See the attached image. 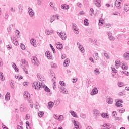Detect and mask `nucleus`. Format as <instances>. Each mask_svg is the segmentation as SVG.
<instances>
[{
    "label": "nucleus",
    "instance_id": "nucleus-1",
    "mask_svg": "<svg viewBox=\"0 0 129 129\" xmlns=\"http://www.w3.org/2000/svg\"><path fill=\"white\" fill-rule=\"evenodd\" d=\"M21 68L23 69L24 71L25 72L26 74L29 73L28 72V68H29V64H28V62L25 59L21 60Z\"/></svg>",
    "mask_w": 129,
    "mask_h": 129
},
{
    "label": "nucleus",
    "instance_id": "nucleus-2",
    "mask_svg": "<svg viewBox=\"0 0 129 129\" xmlns=\"http://www.w3.org/2000/svg\"><path fill=\"white\" fill-rule=\"evenodd\" d=\"M32 87L35 88V89H37V90H41L45 86H43V85L40 82H34L33 84Z\"/></svg>",
    "mask_w": 129,
    "mask_h": 129
},
{
    "label": "nucleus",
    "instance_id": "nucleus-3",
    "mask_svg": "<svg viewBox=\"0 0 129 129\" xmlns=\"http://www.w3.org/2000/svg\"><path fill=\"white\" fill-rule=\"evenodd\" d=\"M32 63L35 66H39V65H40V61L38 60V58H37L36 56L33 57Z\"/></svg>",
    "mask_w": 129,
    "mask_h": 129
},
{
    "label": "nucleus",
    "instance_id": "nucleus-4",
    "mask_svg": "<svg viewBox=\"0 0 129 129\" xmlns=\"http://www.w3.org/2000/svg\"><path fill=\"white\" fill-rule=\"evenodd\" d=\"M73 27V30L74 31V32L75 33V34H79V31H78V28H77V25L75 24H72Z\"/></svg>",
    "mask_w": 129,
    "mask_h": 129
},
{
    "label": "nucleus",
    "instance_id": "nucleus-5",
    "mask_svg": "<svg viewBox=\"0 0 129 129\" xmlns=\"http://www.w3.org/2000/svg\"><path fill=\"white\" fill-rule=\"evenodd\" d=\"M28 10L30 17H34V15H35V13H34L33 9L30 7H29Z\"/></svg>",
    "mask_w": 129,
    "mask_h": 129
},
{
    "label": "nucleus",
    "instance_id": "nucleus-6",
    "mask_svg": "<svg viewBox=\"0 0 129 129\" xmlns=\"http://www.w3.org/2000/svg\"><path fill=\"white\" fill-rule=\"evenodd\" d=\"M123 101L121 100H118L116 103V106L117 107H122V103Z\"/></svg>",
    "mask_w": 129,
    "mask_h": 129
},
{
    "label": "nucleus",
    "instance_id": "nucleus-7",
    "mask_svg": "<svg viewBox=\"0 0 129 129\" xmlns=\"http://www.w3.org/2000/svg\"><path fill=\"white\" fill-rule=\"evenodd\" d=\"M57 34L60 36L61 39H62V40H63V41H65V40H66V36H65L66 35V34H64V35L63 36V32H57Z\"/></svg>",
    "mask_w": 129,
    "mask_h": 129
},
{
    "label": "nucleus",
    "instance_id": "nucleus-8",
    "mask_svg": "<svg viewBox=\"0 0 129 129\" xmlns=\"http://www.w3.org/2000/svg\"><path fill=\"white\" fill-rule=\"evenodd\" d=\"M97 93H98V90H97V88H94L90 94L91 95H95V94H97Z\"/></svg>",
    "mask_w": 129,
    "mask_h": 129
},
{
    "label": "nucleus",
    "instance_id": "nucleus-9",
    "mask_svg": "<svg viewBox=\"0 0 129 129\" xmlns=\"http://www.w3.org/2000/svg\"><path fill=\"white\" fill-rule=\"evenodd\" d=\"M101 1L100 0H94V3L96 5L97 8H100L101 7V5L100 4Z\"/></svg>",
    "mask_w": 129,
    "mask_h": 129
},
{
    "label": "nucleus",
    "instance_id": "nucleus-10",
    "mask_svg": "<svg viewBox=\"0 0 129 129\" xmlns=\"http://www.w3.org/2000/svg\"><path fill=\"white\" fill-rule=\"evenodd\" d=\"M77 45L79 47V49L80 51L81 52V53H84V48H83V46L82 45H80V43L78 42Z\"/></svg>",
    "mask_w": 129,
    "mask_h": 129
},
{
    "label": "nucleus",
    "instance_id": "nucleus-11",
    "mask_svg": "<svg viewBox=\"0 0 129 129\" xmlns=\"http://www.w3.org/2000/svg\"><path fill=\"white\" fill-rule=\"evenodd\" d=\"M108 36H109V39L110 41H114L115 38L113 36H112V33L110 32L108 33Z\"/></svg>",
    "mask_w": 129,
    "mask_h": 129
},
{
    "label": "nucleus",
    "instance_id": "nucleus-12",
    "mask_svg": "<svg viewBox=\"0 0 129 129\" xmlns=\"http://www.w3.org/2000/svg\"><path fill=\"white\" fill-rule=\"evenodd\" d=\"M69 63H70V61L69 60V58H67L63 62V66L64 67H67V66H69Z\"/></svg>",
    "mask_w": 129,
    "mask_h": 129
},
{
    "label": "nucleus",
    "instance_id": "nucleus-13",
    "mask_svg": "<svg viewBox=\"0 0 129 129\" xmlns=\"http://www.w3.org/2000/svg\"><path fill=\"white\" fill-rule=\"evenodd\" d=\"M45 55L48 59H49L50 60L52 59V54H51V53H50L49 51L46 52Z\"/></svg>",
    "mask_w": 129,
    "mask_h": 129
},
{
    "label": "nucleus",
    "instance_id": "nucleus-14",
    "mask_svg": "<svg viewBox=\"0 0 129 129\" xmlns=\"http://www.w3.org/2000/svg\"><path fill=\"white\" fill-rule=\"evenodd\" d=\"M124 59L128 61L129 60V52H125L123 55Z\"/></svg>",
    "mask_w": 129,
    "mask_h": 129
},
{
    "label": "nucleus",
    "instance_id": "nucleus-15",
    "mask_svg": "<svg viewBox=\"0 0 129 129\" xmlns=\"http://www.w3.org/2000/svg\"><path fill=\"white\" fill-rule=\"evenodd\" d=\"M60 91L62 93H64L65 94H67V93H68V91H67V89H66L64 87H61Z\"/></svg>",
    "mask_w": 129,
    "mask_h": 129
},
{
    "label": "nucleus",
    "instance_id": "nucleus-16",
    "mask_svg": "<svg viewBox=\"0 0 129 129\" xmlns=\"http://www.w3.org/2000/svg\"><path fill=\"white\" fill-rule=\"evenodd\" d=\"M61 9H63V10H68L69 9V5L67 4H63L61 6Z\"/></svg>",
    "mask_w": 129,
    "mask_h": 129
},
{
    "label": "nucleus",
    "instance_id": "nucleus-17",
    "mask_svg": "<svg viewBox=\"0 0 129 129\" xmlns=\"http://www.w3.org/2000/svg\"><path fill=\"white\" fill-rule=\"evenodd\" d=\"M56 47L58 50H62L63 49V45L59 43L56 44Z\"/></svg>",
    "mask_w": 129,
    "mask_h": 129
},
{
    "label": "nucleus",
    "instance_id": "nucleus-18",
    "mask_svg": "<svg viewBox=\"0 0 129 129\" xmlns=\"http://www.w3.org/2000/svg\"><path fill=\"white\" fill-rule=\"evenodd\" d=\"M121 68L122 69H123V70H127V69H128V67H127L126 63H123Z\"/></svg>",
    "mask_w": 129,
    "mask_h": 129
},
{
    "label": "nucleus",
    "instance_id": "nucleus-19",
    "mask_svg": "<svg viewBox=\"0 0 129 129\" xmlns=\"http://www.w3.org/2000/svg\"><path fill=\"white\" fill-rule=\"evenodd\" d=\"M10 96L11 94H10V93H7L5 95V100H6L7 101L10 100Z\"/></svg>",
    "mask_w": 129,
    "mask_h": 129
},
{
    "label": "nucleus",
    "instance_id": "nucleus-20",
    "mask_svg": "<svg viewBox=\"0 0 129 129\" xmlns=\"http://www.w3.org/2000/svg\"><path fill=\"white\" fill-rule=\"evenodd\" d=\"M107 102L108 104H112V102H113V99L112 98H109L107 99Z\"/></svg>",
    "mask_w": 129,
    "mask_h": 129
},
{
    "label": "nucleus",
    "instance_id": "nucleus-21",
    "mask_svg": "<svg viewBox=\"0 0 129 129\" xmlns=\"http://www.w3.org/2000/svg\"><path fill=\"white\" fill-rule=\"evenodd\" d=\"M70 112L71 114V115H72V116L77 118V114H76L75 112H74V111H70Z\"/></svg>",
    "mask_w": 129,
    "mask_h": 129
},
{
    "label": "nucleus",
    "instance_id": "nucleus-22",
    "mask_svg": "<svg viewBox=\"0 0 129 129\" xmlns=\"http://www.w3.org/2000/svg\"><path fill=\"white\" fill-rule=\"evenodd\" d=\"M124 10L125 11V12H128L129 11V5L128 4H125L124 6Z\"/></svg>",
    "mask_w": 129,
    "mask_h": 129
},
{
    "label": "nucleus",
    "instance_id": "nucleus-23",
    "mask_svg": "<svg viewBox=\"0 0 129 129\" xmlns=\"http://www.w3.org/2000/svg\"><path fill=\"white\" fill-rule=\"evenodd\" d=\"M93 114L96 115V116H99V111L97 110H94Z\"/></svg>",
    "mask_w": 129,
    "mask_h": 129
},
{
    "label": "nucleus",
    "instance_id": "nucleus-24",
    "mask_svg": "<svg viewBox=\"0 0 129 129\" xmlns=\"http://www.w3.org/2000/svg\"><path fill=\"white\" fill-rule=\"evenodd\" d=\"M44 114L45 113L43 111H40L38 112V116H39V117H43Z\"/></svg>",
    "mask_w": 129,
    "mask_h": 129
},
{
    "label": "nucleus",
    "instance_id": "nucleus-25",
    "mask_svg": "<svg viewBox=\"0 0 129 129\" xmlns=\"http://www.w3.org/2000/svg\"><path fill=\"white\" fill-rule=\"evenodd\" d=\"M18 8H19L20 14H22V13H23V5H20Z\"/></svg>",
    "mask_w": 129,
    "mask_h": 129
},
{
    "label": "nucleus",
    "instance_id": "nucleus-26",
    "mask_svg": "<svg viewBox=\"0 0 129 129\" xmlns=\"http://www.w3.org/2000/svg\"><path fill=\"white\" fill-rule=\"evenodd\" d=\"M120 2H118V1L116 0L115 3V6L117 7V8H119L120 7Z\"/></svg>",
    "mask_w": 129,
    "mask_h": 129
},
{
    "label": "nucleus",
    "instance_id": "nucleus-27",
    "mask_svg": "<svg viewBox=\"0 0 129 129\" xmlns=\"http://www.w3.org/2000/svg\"><path fill=\"white\" fill-rule=\"evenodd\" d=\"M11 41L15 46H18L19 45V43H18V41L15 40V39L13 38H11Z\"/></svg>",
    "mask_w": 129,
    "mask_h": 129
},
{
    "label": "nucleus",
    "instance_id": "nucleus-28",
    "mask_svg": "<svg viewBox=\"0 0 129 129\" xmlns=\"http://www.w3.org/2000/svg\"><path fill=\"white\" fill-rule=\"evenodd\" d=\"M30 43L31 44V45H32V46H35V45H36V44H37V42H36V40L35 39H31L30 40Z\"/></svg>",
    "mask_w": 129,
    "mask_h": 129
},
{
    "label": "nucleus",
    "instance_id": "nucleus-29",
    "mask_svg": "<svg viewBox=\"0 0 129 129\" xmlns=\"http://www.w3.org/2000/svg\"><path fill=\"white\" fill-rule=\"evenodd\" d=\"M14 26H15V24L10 25L7 28L8 32H11L12 31V27H14Z\"/></svg>",
    "mask_w": 129,
    "mask_h": 129
},
{
    "label": "nucleus",
    "instance_id": "nucleus-30",
    "mask_svg": "<svg viewBox=\"0 0 129 129\" xmlns=\"http://www.w3.org/2000/svg\"><path fill=\"white\" fill-rule=\"evenodd\" d=\"M89 15H90V16H91L92 17V16H93V15H94V10H93V9L91 8L90 9Z\"/></svg>",
    "mask_w": 129,
    "mask_h": 129
},
{
    "label": "nucleus",
    "instance_id": "nucleus-31",
    "mask_svg": "<svg viewBox=\"0 0 129 129\" xmlns=\"http://www.w3.org/2000/svg\"><path fill=\"white\" fill-rule=\"evenodd\" d=\"M53 106H54V103H53V102H49L48 103V108H52V107H53Z\"/></svg>",
    "mask_w": 129,
    "mask_h": 129
},
{
    "label": "nucleus",
    "instance_id": "nucleus-32",
    "mask_svg": "<svg viewBox=\"0 0 129 129\" xmlns=\"http://www.w3.org/2000/svg\"><path fill=\"white\" fill-rule=\"evenodd\" d=\"M43 86H44V87H42V88H44L45 92H50V89H49L47 86L44 85Z\"/></svg>",
    "mask_w": 129,
    "mask_h": 129
},
{
    "label": "nucleus",
    "instance_id": "nucleus-33",
    "mask_svg": "<svg viewBox=\"0 0 129 129\" xmlns=\"http://www.w3.org/2000/svg\"><path fill=\"white\" fill-rule=\"evenodd\" d=\"M50 66H51V68H54V69H56L57 67V64H56V63H54L53 62H51L50 63Z\"/></svg>",
    "mask_w": 129,
    "mask_h": 129
},
{
    "label": "nucleus",
    "instance_id": "nucleus-34",
    "mask_svg": "<svg viewBox=\"0 0 129 129\" xmlns=\"http://www.w3.org/2000/svg\"><path fill=\"white\" fill-rule=\"evenodd\" d=\"M0 78L1 81L5 80V77H4V74L3 73H0Z\"/></svg>",
    "mask_w": 129,
    "mask_h": 129
},
{
    "label": "nucleus",
    "instance_id": "nucleus-35",
    "mask_svg": "<svg viewBox=\"0 0 129 129\" xmlns=\"http://www.w3.org/2000/svg\"><path fill=\"white\" fill-rule=\"evenodd\" d=\"M74 125L76 129L79 128V126L77 124L76 121H75V120H74Z\"/></svg>",
    "mask_w": 129,
    "mask_h": 129
},
{
    "label": "nucleus",
    "instance_id": "nucleus-36",
    "mask_svg": "<svg viewBox=\"0 0 129 129\" xmlns=\"http://www.w3.org/2000/svg\"><path fill=\"white\" fill-rule=\"evenodd\" d=\"M15 78H16L17 79H23V76H20V75H16Z\"/></svg>",
    "mask_w": 129,
    "mask_h": 129
},
{
    "label": "nucleus",
    "instance_id": "nucleus-37",
    "mask_svg": "<svg viewBox=\"0 0 129 129\" xmlns=\"http://www.w3.org/2000/svg\"><path fill=\"white\" fill-rule=\"evenodd\" d=\"M49 46H50V47L51 50H52L53 53L54 54H55V53H56V50H55V48H54V47H53V45H52V44H50Z\"/></svg>",
    "mask_w": 129,
    "mask_h": 129
},
{
    "label": "nucleus",
    "instance_id": "nucleus-38",
    "mask_svg": "<svg viewBox=\"0 0 129 129\" xmlns=\"http://www.w3.org/2000/svg\"><path fill=\"white\" fill-rule=\"evenodd\" d=\"M119 61L118 60H116L115 61V63H116V68L117 69L118 68V66H120V64L119 63Z\"/></svg>",
    "mask_w": 129,
    "mask_h": 129
},
{
    "label": "nucleus",
    "instance_id": "nucleus-39",
    "mask_svg": "<svg viewBox=\"0 0 129 129\" xmlns=\"http://www.w3.org/2000/svg\"><path fill=\"white\" fill-rule=\"evenodd\" d=\"M84 23L85 26H88V25H89V23H88V19H85L84 20Z\"/></svg>",
    "mask_w": 129,
    "mask_h": 129
},
{
    "label": "nucleus",
    "instance_id": "nucleus-40",
    "mask_svg": "<svg viewBox=\"0 0 129 129\" xmlns=\"http://www.w3.org/2000/svg\"><path fill=\"white\" fill-rule=\"evenodd\" d=\"M53 18H54V19L56 20V19H57V20H59V19H60V15L56 14V15H53Z\"/></svg>",
    "mask_w": 129,
    "mask_h": 129
},
{
    "label": "nucleus",
    "instance_id": "nucleus-41",
    "mask_svg": "<svg viewBox=\"0 0 129 129\" xmlns=\"http://www.w3.org/2000/svg\"><path fill=\"white\" fill-rule=\"evenodd\" d=\"M104 56L106 58V59H110V57H109V55H108V54L107 53H104Z\"/></svg>",
    "mask_w": 129,
    "mask_h": 129
},
{
    "label": "nucleus",
    "instance_id": "nucleus-42",
    "mask_svg": "<svg viewBox=\"0 0 129 129\" xmlns=\"http://www.w3.org/2000/svg\"><path fill=\"white\" fill-rule=\"evenodd\" d=\"M26 128L27 129H30V122L27 121L26 123Z\"/></svg>",
    "mask_w": 129,
    "mask_h": 129
},
{
    "label": "nucleus",
    "instance_id": "nucleus-43",
    "mask_svg": "<svg viewBox=\"0 0 129 129\" xmlns=\"http://www.w3.org/2000/svg\"><path fill=\"white\" fill-rule=\"evenodd\" d=\"M63 119H64L63 115H61L59 116L58 120L61 121V120H63Z\"/></svg>",
    "mask_w": 129,
    "mask_h": 129
},
{
    "label": "nucleus",
    "instance_id": "nucleus-44",
    "mask_svg": "<svg viewBox=\"0 0 129 129\" xmlns=\"http://www.w3.org/2000/svg\"><path fill=\"white\" fill-rule=\"evenodd\" d=\"M112 71L113 72V73H115V74H117V70H116L115 68H112Z\"/></svg>",
    "mask_w": 129,
    "mask_h": 129
},
{
    "label": "nucleus",
    "instance_id": "nucleus-45",
    "mask_svg": "<svg viewBox=\"0 0 129 129\" xmlns=\"http://www.w3.org/2000/svg\"><path fill=\"white\" fill-rule=\"evenodd\" d=\"M95 55L96 56L95 60H96L97 61L99 60V56H98V53H95Z\"/></svg>",
    "mask_w": 129,
    "mask_h": 129
},
{
    "label": "nucleus",
    "instance_id": "nucleus-46",
    "mask_svg": "<svg viewBox=\"0 0 129 129\" xmlns=\"http://www.w3.org/2000/svg\"><path fill=\"white\" fill-rule=\"evenodd\" d=\"M59 83L60 84V85L62 86H66V84H65V82L64 81H60Z\"/></svg>",
    "mask_w": 129,
    "mask_h": 129
},
{
    "label": "nucleus",
    "instance_id": "nucleus-47",
    "mask_svg": "<svg viewBox=\"0 0 129 129\" xmlns=\"http://www.w3.org/2000/svg\"><path fill=\"white\" fill-rule=\"evenodd\" d=\"M56 19H55V17H53V16H52V17L50 18V22L51 23H53V22H54V21H55Z\"/></svg>",
    "mask_w": 129,
    "mask_h": 129
},
{
    "label": "nucleus",
    "instance_id": "nucleus-48",
    "mask_svg": "<svg viewBox=\"0 0 129 129\" xmlns=\"http://www.w3.org/2000/svg\"><path fill=\"white\" fill-rule=\"evenodd\" d=\"M20 48L22 50H25L26 49V46L24 44H21Z\"/></svg>",
    "mask_w": 129,
    "mask_h": 129
},
{
    "label": "nucleus",
    "instance_id": "nucleus-49",
    "mask_svg": "<svg viewBox=\"0 0 129 129\" xmlns=\"http://www.w3.org/2000/svg\"><path fill=\"white\" fill-rule=\"evenodd\" d=\"M103 21H101V19L99 20V26H102L103 25Z\"/></svg>",
    "mask_w": 129,
    "mask_h": 129
},
{
    "label": "nucleus",
    "instance_id": "nucleus-50",
    "mask_svg": "<svg viewBox=\"0 0 129 129\" xmlns=\"http://www.w3.org/2000/svg\"><path fill=\"white\" fill-rule=\"evenodd\" d=\"M102 117H107V118H108L107 117L108 116V115H107V113H105V114H102L101 115Z\"/></svg>",
    "mask_w": 129,
    "mask_h": 129
},
{
    "label": "nucleus",
    "instance_id": "nucleus-51",
    "mask_svg": "<svg viewBox=\"0 0 129 129\" xmlns=\"http://www.w3.org/2000/svg\"><path fill=\"white\" fill-rule=\"evenodd\" d=\"M54 118L57 120H59V116L58 115H54Z\"/></svg>",
    "mask_w": 129,
    "mask_h": 129
},
{
    "label": "nucleus",
    "instance_id": "nucleus-52",
    "mask_svg": "<svg viewBox=\"0 0 129 129\" xmlns=\"http://www.w3.org/2000/svg\"><path fill=\"white\" fill-rule=\"evenodd\" d=\"M24 95L26 97H29V96H30V95H29V92H24Z\"/></svg>",
    "mask_w": 129,
    "mask_h": 129
},
{
    "label": "nucleus",
    "instance_id": "nucleus-53",
    "mask_svg": "<svg viewBox=\"0 0 129 129\" xmlns=\"http://www.w3.org/2000/svg\"><path fill=\"white\" fill-rule=\"evenodd\" d=\"M10 86L11 87V88H12V89H14V88H15V86L14 85V84H13V82H11L10 83Z\"/></svg>",
    "mask_w": 129,
    "mask_h": 129
},
{
    "label": "nucleus",
    "instance_id": "nucleus-54",
    "mask_svg": "<svg viewBox=\"0 0 129 129\" xmlns=\"http://www.w3.org/2000/svg\"><path fill=\"white\" fill-rule=\"evenodd\" d=\"M124 84L123 83H118V86H119V87H122V86H123Z\"/></svg>",
    "mask_w": 129,
    "mask_h": 129
},
{
    "label": "nucleus",
    "instance_id": "nucleus-55",
    "mask_svg": "<svg viewBox=\"0 0 129 129\" xmlns=\"http://www.w3.org/2000/svg\"><path fill=\"white\" fill-rule=\"evenodd\" d=\"M115 115H116V111H114L112 113V116L113 117H115Z\"/></svg>",
    "mask_w": 129,
    "mask_h": 129
},
{
    "label": "nucleus",
    "instance_id": "nucleus-56",
    "mask_svg": "<svg viewBox=\"0 0 129 129\" xmlns=\"http://www.w3.org/2000/svg\"><path fill=\"white\" fill-rule=\"evenodd\" d=\"M113 15H114L115 16H120V13H118V12H115L113 13Z\"/></svg>",
    "mask_w": 129,
    "mask_h": 129
},
{
    "label": "nucleus",
    "instance_id": "nucleus-57",
    "mask_svg": "<svg viewBox=\"0 0 129 129\" xmlns=\"http://www.w3.org/2000/svg\"><path fill=\"white\" fill-rule=\"evenodd\" d=\"M56 85H57V83H56L55 82H54L53 84V89H55V88H56Z\"/></svg>",
    "mask_w": 129,
    "mask_h": 129
},
{
    "label": "nucleus",
    "instance_id": "nucleus-58",
    "mask_svg": "<svg viewBox=\"0 0 129 129\" xmlns=\"http://www.w3.org/2000/svg\"><path fill=\"white\" fill-rule=\"evenodd\" d=\"M119 111L121 113H123L124 111H125V109H121L119 110Z\"/></svg>",
    "mask_w": 129,
    "mask_h": 129
},
{
    "label": "nucleus",
    "instance_id": "nucleus-59",
    "mask_svg": "<svg viewBox=\"0 0 129 129\" xmlns=\"http://www.w3.org/2000/svg\"><path fill=\"white\" fill-rule=\"evenodd\" d=\"M12 67H13L14 69H15V68H16L17 67V66L16 65V63L13 62L12 63Z\"/></svg>",
    "mask_w": 129,
    "mask_h": 129
},
{
    "label": "nucleus",
    "instance_id": "nucleus-60",
    "mask_svg": "<svg viewBox=\"0 0 129 129\" xmlns=\"http://www.w3.org/2000/svg\"><path fill=\"white\" fill-rule=\"evenodd\" d=\"M80 116L82 117V118H85L86 117L85 114H81Z\"/></svg>",
    "mask_w": 129,
    "mask_h": 129
},
{
    "label": "nucleus",
    "instance_id": "nucleus-61",
    "mask_svg": "<svg viewBox=\"0 0 129 129\" xmlns=\"http://www.w3.org/2000/svg\"><path fill=\"white\" fill-rule=\"evenodd\" d=\"M26 120H28V119H30V115L27 114L26 115Z\"/></svg>",
    "mask_w": 129,
    "mask_h": 129
},
{
    "label": "nucleus",
    "instance_id": "nucleus-62",
    "mask_svg": "<svg viewBox=\"0 0 129 129\" xmlns=\"http://www.w3.org/2000/svg\"><path fill=\"white\" fill-rule=\"evenodd\" d=\"M77 5L79 8H81V7H82V4L80 3H78Z\"/></svg>",
    "mask_w": 129,
    "mask_h": 129
},
{
    "label": "nucleus",
    "instance_id": "nucleus-63",
    "mask_svg": "<svg viewBox=\"0 0 129 129\" xmlns=\"http://www.w3.org/2000/svg\"><path fill=\"white\" fill-rule=\"evenodd\" d=\"M37 3L38 5H41L42 4V1L41 0H37Z\"/></svg>",
    "mask_w": 129,
    "mask_h": 129
},
{
    "label": "nucleus",
    "instance_id": "nucleus-64",
    "mask_svg": "<svg viewBox=\"0 0 129 129\" xmlns=\"http://www.w3.org/2000/svg\"><path fill=\"white\" fill-rule=\"evenodd\" d=\"M89 60H90V61H91V62L92 63H94V60H93V58L90 57V58H89Z\"/></svg>",
    "mask_w": 129,
    "mask_h": 129
}]
</instances>
